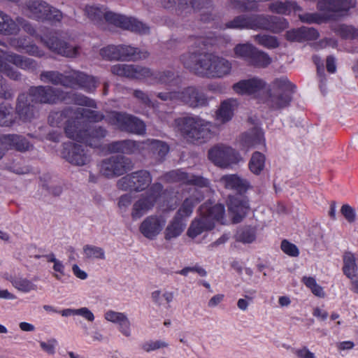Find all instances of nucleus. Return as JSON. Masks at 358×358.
Masks as SVG:
<instances>
[{
    "instance_id": "35",
    "label": "nucleus",
    "mask_w": 358,
    "mask_h": 358,
    "mask_svg": "<svg viewBox=\"0 0 358 358\" xmlns=\"http://www.w3.org/2000/svg\"><path fill=\"white\" fill-rule=\"evenodd\" d=\"M49 4L43 0H28L25 2L24 9L28 12L29 18L39 21Z\"/></svg>"
},
{
    "instance_id": "47",
    "label": "nucleus",
    "mask_w": 358,
    "mask_h": 358,
    "mask_svg": "<svg viewBox=\"0 0 358 358\" xmlns=\"http://www.w3.org/2000/svg\"><path fill=\"white\" fill-rule=\"evenodd\" d=\"M63 18V13L57 8L49 5L39 21L47 22L52 26L59 24Z\"/></svg>"
},
{
    "instance_id": "11",
    "label": "nucleus",
    "mask_w": 358,
    "mask_h": 358,
    "mask_svg": "<svg viewBox=\"0 0 358 358\" xmlns=\"http://www.w3.org/2000/svg\"><path fill=\"white\" fill-rule=\"evenodd\" d=\"M162 5L166 9L175 8L178 15L189 13L192 10L201 12L200 20L203 22L214 20L211 0H162Z\"/></svg>"
},
{
    "instance_id": "39",
    "label": "nucleus",
    "mask_w": 358,
    "mask_h": 358,
    "mask_svg": "<svg viewBox=\"0 0 358 358\" xmlns=\"http://www.w3.org/2000/svg\"><path fill=\"white\" fill-rule=\"evenodd\" d=\"M269 10L272 13L289 15L292 11H301V7L294 1H275L268 6Z\"/></svg>"
},
{
    "instance_id": "56",
    "label": "nucleus",
    "mask_w": 358,
    "mask_h": 358,
    "mask_svg": "<svg viewBox=\"0 0 358 358\" xmlns=\"http://www.w3.org/2000/svg\"><path fill=\"white\" fill-rule=\"evenodd\" d=\"M100 55L107 60H118L120 55L117 45H109L101 48L100 50Z\"/></svg>"
},
{
    "instance_id": "12",
    "label": "nucleus",
    "mask_w": 358,
    "mask_h": 358,
    "mask_svg": "<svg viewBox=\"0 0 358 358\" xmlns=\"http://www.w3.org/2000/svg\"><path fill=\"white\" fill-rule=\"evenodd\" d=\"M107 122L122 132L143 135L146 131V126L143 120L126 112L110 111L107 115Z\"/></svg>"
},
{
    "instance_id": "43",
    "label": "nucleus",
    "mask_w": 358,
    "mask_h": 358,
    "mask_svg": "<svg viewBox=\"0 0 358 358\" xmlns=\"http://www.w3.org/2000/svg\"><path fill=\"white\" fill-rule=\"evenodd\" d=\"M65 93L67 94V95L64 96L63 102L71 103L75 105L87 106L92 108H97L96 103L94 99L82 94L71 92H65Z\"/></svg>"
},
{
    "instance_id": "31",
    "label": "nucleus",
    "mask_w": 358,
    "mask_h": 358,
    "mask_svg": "<svg viewBox=\"0 0 358 358\" xmlns=\"http://www.w3.org/2000/svg\"><path fill=\"white\" fill-rule=\"evenodd\" d=\"M221 182L226 189L234 190L237 194H245L250 187V184L247 180L236 174L223 176L221 178Z\"/></svg>"
},
{
    "instance_id": "33",
    "label": "nucleus",
    "mask_w": 358,
    "mask_h": 358,
    "mask_svg": "<svg viewBox=\"0 0 358 358\" xmlns=\"http://www.w3.org/2000/svg\"><path fill=\"white\" fill-rule=\"evenodd\" d=\"M117 48L120 55L118 60L136 61L145 59L149 56V52L147 50H141L138 48L131 45H119Z\"/></svg>"
},
{
    "instance_id": "1",
    "label": "nucleus",
    "mask_w": 358,
    "mask_h": 358,
    "mask_svg": "<svg viewBox=\"0 0 358 358\" xmlns=\"http://www.w3.org/2000/svg\"><path fill=\"white\" fill-rule=\"evenodd\" d=\"M189 43L194 50L180 56L184 67L201 77L222 78L230 73L231 64L226 59L203 50L213 45V38L190 36Z\"/></svg>"
},
{
    "instance_id": "60",
    "label": "nucleus",
    "mask_w": 358,
    "mask_h": 358,
    "mask_svg": "<svg viewBox=\"0 0 358 358\" xmlns=\"http://www.w3.org/2000/svg\"><path fill=\"white\" fill-rule=\"evenodd\" d=\"M341 213L349 223H352L356 220L355 210L349 204H343L341 206Z\"/></svg>"
},
{
    "instance_id": "24",
    "label": "nucleus",
    "mask_w": 358,
    "mask_h": 358,
    "mask_svg": "<svg viewBox=\"0 0 358 358\" xmlns=\"http://www.w3.org/2000/svg\"><path fill=\"white\" fill-rule=\"evenodd\" d=\"M144 141L125 139L115 141L108 143L106 149L110 153H122L125 155L139 154L143 155Z\"/></svg>"
},
{
    "instance_id": "20",
    "label": "nucleus",
    "mask_w": 358,
    "mask_h": 358,
    "mask_svg": "<svg viewBox=\"0 0 358 358\" xmlns=\"http://www.w3.org/2000/svg\"><path fill=\"white\" fill-rule=\"evenodd\" d=\"M227 204L232 222L234 224L241 222L250 210L249 199L245 194L229 195Z\"/></svg>"
},
{
    "instance_id": "13",
    "label": "nucleus",
    "mask_w": 358,
    "mask_h": 358,
    "mask_svg": "<svg viewBox=\"0 0 358 358\" xmlns=\"http://www.w3.org/2000/svg\"><path fill=\"white\" fill-rule=\"evenodd\" d=\"M163 185L159 182H155L145 193L141 194L133 205L131 213L132 219L136 220L152 210L161 197Z\"/></svg>"
},
{
    "instance_id": "62",
    "label": "nucleus",
    "mask_w": 358,
    "mask_h": 358,
    "mask_svg": "<svg viewBox=\"0 0 358 358\" xmlns=\"http://www.w3.org/2000/svg\"><path fill=\"white\" fill-rule=\"evenodd\" d=\"M285 38L290 42H303L301 27L287 31L285 33Z\"/></svg>"
},
{
    "instance_id": "17",
    "label": "nucleus",
    "mask_w": 358,
    "mask_h": 358,
    "mask_svg": "<svg viewBox=\"0 0 358 358\" xmlns=\"http://www.w3.org/2000/svg\"><path fill=\"white\" fill-rule=\"evenodd\" d=\"M132 168L131 159L123 155H115L101 162L100 172L105 177L112 178L124 175Z\"/></svg>"
},
{
    "instance_id": "10",
    "label": "nucleus",
    "mask_w": 358,
    "mask_h": 358,
    "mask_svg": "<svg viewBox=\"0 0 358 358\" xmlns=\"http://www.w3.org/2000/svg\"><path fill=\"white\" fill-rule=\"evenodd\" d=\"M157 96L162 101L183 103L193 108L205 107L208 104L207 95L200 87L195 86L185 87L181 91L159 92Z\"/></svg>"
},
{
    "instance_id": "36",
    "label": "nucleus",
    "mask_w": 358,
    "mask_h": 358,
    "mask_svg": "<svg viewBox=\"0 0 358 358\" xmlns=\"http://www.w3.org/2000/svg\"><path fill=\"white\" fill-rule=\"evenodd\" d=\"M6 61L16 67L26 71H34L37 68V62L31 58L11 52L6 55Z\"/></svg>"
},
{
    "instance_id": "34",
    "label": "nucleus",
    "mask_w": 358,
    "mask_h": 358,
    "mask_svg": "<svg viewBox=\"0 0 358 358\" xmlns=\"http://www.w3.org/2000/svg\"><path fill=\"white\" fill-rule=\"evenodd\" d=\"M343 273L352 282L358 277V265L355 255L350 251H345L343 255Z\"/></svg>"
},
{
    "instance_id": "48",
    "label": "nucleus",
    "mask_w": 358,
    "mask_h": 358,
    "mask_svg": "<svg viewBox=\"0 0 358 358\" xmlns=\"http://www.w3.org/2000/svg\"><path fill=\"white\" fill-rule=\"evenodd\" d=\"M299 18L303 23L321 24L330 20L331 16L327 13H306L299 15Z\"/></svg>"
},
{
    "instance_id": "58",
    "label": "nucleus",
    "mask_w": 358,
    "mask_h": 358,
    "mask_svg": "<svg viewBox=\"0 0 358 358\" xmlns=\"http://www.w3.org/2000/svg\"><path fill=\"white\" fill-rule=\"evenodd\" d=\"M0 73H3L11 80L17 81L21 80V73L16 69L7 62Z\"/></svg>"
},
{
    "instance_id": "7",
    "label": "nucleus",
    "mask_w": 358,
    "mask_h": 358,
    "mask_svg": "<svg viewBox=\"0 0 358 358\" xmlns=\"http://www.w3.org/2000/svg\"><path fill=\"white\" fill-rule=\"evenodd\" d=\"M113 74L135 79H149L154 83L173 85L175 73L172 71H153L150 68L131 64H117L111 66Z\"/></svg>"
},
{
    "instance_id": "2",
    "label": "nucleus",
    "mask_w": 358,
    "mask_h": 358,
    "mask_svg": "<svg viewBox=\"0 0 358 358\" xmlns=\"http://www.w3.org/2000/svg\"><path fill=\"white\" fill-rule=\"evenodd\" d=\"M289 27L288 21L282 17L264 14H242L223 25V29L264 30L279 34Z\"/></svg>"
},
{
    "instance_id": "22",
    "label": "nucleus",
    "mask_w": 358,
    "mask_h": 358,
    "mask_svg": "<svg viewBox=\"0 0 358 358\" xmlns=\"http://www.w3.org/2000/svg\"><path fill=\"white\" fill-rule=\"evenodd\" d=\"M38 109L35 103L31 102L27 92L20 93L16 99L15 114L23 122H29L35 118Z\"/></svg>"
},
{
    "instance_id": "53",
    "label": "nucleus",
    "mask_w": 358,
    "mask_h": 358,
    "mask_svg": "<svg viewBox=\"0 0 358 358\" xmlns=\"http://www.w3.org/2000/svg\"><path fill=\"white\" fill-rule=\"evenodd\" d=\"M151 296L153 302L156 305L162 306L164 304L163 299L165 300L167 304H169V303H171L174 298V294L172 292H166L163 294L162 296H161V292L159 290H156L152 293ZM169 307L170 306L168 305L167 308Z\"/></svg>"
},
{
    "instance_id": "41",
    "label": "nucleus",
    "mask_w": 358,
    "mask_h": 358,
    "mask_svg": "<svg viewBox=\"0 0 358 358\" xmlns=\"http://www.w3.org/2000/svg\"><path fill=\"white\" fill-rule=\"evenodd\" d=\"M5 145H8L17 151L25 152L33 147L32 144L23 136L17 134L3 135Z\"/></svg>"
},
{
    "instance_id": "27",
    "label": "nucleus",
    "mask_w": 358,
    "mask_h": 358,
    "mask_svg": "<svg viewBox=\"0 0 358 358\" xmlns=\"http://www.w3.org/2000/svg\"><path fill=\"white\" fill-rule=\"evenodd\" d=\"M199 210L200 215L213 224V227L216 222L223 223L225 215V207L223 204L213 205L210 202H205L199 207Z\"/></svg>"
},
{
    "instance_id": "52",
    "label": "nucleus",
    "mask_w": 358,
    "mask_h": 358,
    "mask_svg": "<svg viewBox=\"0 0 358 358\" xmlns=\"http://www.w3.org/2000/svg\"><path fill=\"white\" fill-rule=\"evenodd\" d=\"M334 32L343 39H355L358 37V29L346 24L338 25L334 29Z\"/></svg>"
},
{
    "instance_id": "5",
    "label": "nucleus",
    "mask_w": 358,
    "mask_h": 358,
    "mask_svg": "<svg viewBox=\"0 0 358 358\" xmlns=\"http://www.w3.org/2000/svg\"><path fill=\"white\" fill-rule=\"evenodd\" d=\"M103 6H86L85 13L94 23L100 25L103 20L109 24L141 34H148L150 28L134 17H128L110 11H105Z\"/></svg>"
},
{
    "instance_id": "49",
    "label": "nucleus",
    "mask_w": 358,
    "mask_h": 358,
    "mask_svg": "<svg viewBox=\"0 0 358 358\" xmlns=\"http://www.w3.org/2000/svg\"><path fill=\"white\" fill-rule=\"evenodd\" d=\"M255 41L267 49H275L280 45L278 39L275 36L268 34H257L254 36Z\"/></svg>"
},
{
    "instance_id": "21",
    "label": "nucleus",
    "mask_w": 358,
    "mask_h": 358,
    "mask_svg": "<svg viewBox=\"0 0 358 358\" xmlns=\"http://www.w3.org/2000/svg\"><path fill=\"white\" fill-rule=\"evenodd\" d=\"M61 155L62 158L76 166H83L90 161V156L83 145L73 142H66L62 145Z\"/></svg>"
},
{
    "instance_id": "44",
    "label": "nucleus",
    "mask_w": 358,
    "mask_h": 358,
    "mask_svg": "<svg viewBox=\"0 0 358 358\" xmlns=\"http://www.w3.org/2000/svg\"><path fill=\"white\" fill-rule=\"evenodd\" d=\"M185 226V220L174 216L165 229V239L169 241L179 236L184 231Z\"/></svg>"
},
{
    "instance_id": "14",
    "label": "nucleus",
    "mask_w": 358,
    "mask_h": 358,
    "mask_svg": "<svg viewBox=\"0 0 358 358\" xmlns=\"http://www.w3.org/2000/svg\"><path fill=\"white\" fill-rule=\"evenodd\" d=\"M31 101L35 104H57L64 101V96L67 95L60 89L50 85L31 86L27 92Z\"/></svg>"
},
{
    "instance_id": "38",
    "label": "nucleus",
    "mask_w": 358,
    "mask_h": 358,
    "mask_svg": "<svg viewBox=\"0 0 358 358\" xmlns=\"http://www.w3.org/2000/svg\"><path fill=\"white\" fill-rule=\"evenodd\" d=\"M72 113L73 109L71 108L52 112L48 116V122L50 126L56 127H61L63 124H65V128L69 121L78 120V118H71Z\"/></svg>"
},
{
    "instance_id": "32",
    "label": "nucleus",
    "mask_w": 358,
    "mask_h": 358,
    "mask_svg": "<svg viewBox=\"0 0 358 358\" xmlns=\"http://www.w3.org/2000/svg\"><path fill=\"white\" fill-rule=\"evenodd\" d=\"M241 141L247 148L265 145L264 132L260 128L255 127L242 134Z\"/></svg>"
},
{
    "instance_id": "45",
    "label": "nucleus",
    "mask_w": 358,
    "mask_h": 358,
    "mask_svg": "<svg viewBox=\"0 0 358 358\" xmlns=\"http://www.w3.org/2000/svg\"><path fill=\"white\" fill-rule=\"evenodd\" d=\"M10 104L0 103V127H12L16 122Z\"/></svg>"
},
{
    "instance_id": "55",
    "label": "nucleus",
    "mask_w": 358,
    "mask_h": 358,
    "mask_svg": "<svg viewBox=\"0 0 358 358\" xmlns=\"http://www.w3.org/2000/svg\"><path fill=\"white\" fill-rule=\"evenodd\" d=\"M281 250L291 257H299L300 252L298 247L287 239H283L280 243Z\"/></svg>"
},
{
    "instance_id": "51",
    "label": "nucleus",
    "mask_w": 358,
    "mask_h": 358,
    "mask_svg": "<svg viewBox=\"0 0 358 358\" xmlns=\"http://www.w3.org/2000/svg\"><path fill=\"white\" fill-rule=\"evenodd\" d=\"M10 282L15 288L24 293L36 289V285L26 278L15 276L11 278Z\"/></svg>"
},
{
    "instance_id": "15",
    "label": "nucleus",
    "mask_w": 358,
    "mask_h": 358,
    "mask_svg": "<svg viewBox=\"0 0 358 358\" xmlns=\"http://www.w3.org/2000/svg\"><path fill=\"white\" fill-rule=\"evenodd\" d=\"M234 53L255 67L265 68L271 63V58L267 53L259 50L252 44L236 45L234 48Z\"/></svg>"
},
{
    "instance_id": "29",
    "label": "nucleus",
    "mask_w": 358,
    "mask_h": 358,
    "mask_svg": "<svg viewBox=\"0 0 358 358\" xmlns=\"http://www.w3.org/2000/svg\"><path fill=\"white\" fill-rule=\"evenodd\" d=\"M203 199V194L200 190L195 189L193 194L183 201L175 216L185 220L192 215L194 206Z\"/></svg>"
},
{
    "instance_id": "40",
    "label": "nucleus",
    "mask_w": 358,
    "mask_h": 358,
    "mask_svg": "<svg viewBox=\"0 0 358 358\" xmlns=\"http://www.w3.org/2000/svg\"><path fill=\"white\" fill-rule=\"evenodd\" d=\"M213 224L207 221L202 215L199 218H195L191 223L187 234L189 237L194 238L203 231L213 229Z\"/></svg>"
},
{
    "instance_id": "25",
    "label": "nucleus",
    "mask_w": 358,
    "mask_h": 358,
    "mask_svg": "<svg viewBox=\"0 0 358 358\" xmlns=\"http://www.w3.org/2000/svg\"><path fill=\"white\" fill-rule=\"evenodd\" d=\"M166 220L162 215L148 216L139 226V231L143 236L150 240H154L162 231Z\"/></svg>"
},
{
    "instance_id": "30",
    "label": "nucleus",
    "mask_w": 358,
    "mask_h": 358,
    "mask_svg": "<svg viewBox=\"0 0 358 358\" xmlns=\"http://www.w3.org/2000/svg\"><path fill=\"white\" fill-rule=\"evenodd\" d=\"M104 318L110 322L118 325L119 331L125 336H131V323L124 313L108 310L104 314Z\"/></svg>"
},
{
    "instance_id": "42",
    "label": "nucleus",
    "mask_w": 358,
    "mask_h": 358,
    "mask_svg": "<svg viewBox=\"0 0 358 358\" xmlns=\"http://www.w3.org/2000/svg\"><path fill=\"white\" fill-rule=\"evenodd\" d=\"M236 101L233 99H227L222 101L220 108L216 111V120L222 124L230 121L234 116V107Z\"/></svg>"
},
{
    "instance_id": "3",
    "label": "nucleus",
    "mask_w": 358,
    "mask_h": 358,
    "mask_svg": "<svg viewBox=\"0 0 358 358\" xmlns=\"http://www.w3.org/2000/svg\"><path fill=\"white\" fill-rule=\"evenodd\" d=\"M40 78L42 81H48L55 85L81 89L87 93L94 92L99 84V79L96 77L76 70H71L66 73L57 71H45L41 72Z\"/></svg>"
},
{
    "instance_id": "23",
    "label": "nucleus",
    "mask_w": 358,
    "mask_h": 358,
    "mask_svg": "<svg viewBox=\"0 0 358 358\" xmlns=\"http://www.w3.org/2000/svg\"><path fill=\"white\" fill-rule=\"evenodd\" d=\"M143 146L144 155L148 158L153 159L156 164L162 163L170 150V147L167 143L157 140L148 138L144 141Z\"/></svg>"
},
{
    "instance_id": "61",
    "label": "nucleus",
    "mask_w": 358,
    "mask_h": 358,
    "mask_svg": "<svg viewBox=\"0 0 358 358\" xmlns=\"http://www.w3.org/2000/svg\"><path fill=\"white\" fill-rule=\"evenodd\" d=\"M167 346L168 343L162 341H149L144 343L141 348L144 351L149 352Z\"/></svg>"
},
{
    "instance_id": "26",
    "label": "nucleus",
    "mask_w": 358,
    "mask_h": 358,
    "mask_svg": "<svg viewBox=\"0 0 358 358\" xmlns=\"http://www.w3.org/2000/svg\"><path fill=\"white\" fill-rule=\"evenodd\" d=\"M266 83L257 77L241 80L232 86L233 90L241 95H252L264 89Z\"/></svg>"
},
{
    "instance_id": "8",
    "label": "nucleus",
    "mask_w": 358,
    "mask_h": 358,
    "mask_svg": "<svg viewBox=\"0 0 358 358\" xmlns=\"http://www.w3.org/2000/svg\"><path fill=\"white\" fill-rule=\"evenodd\" d=\"M66 136L91 148H100L108 131L101 126L84 127L80 120H70L65 127Z\"/></svg>"
},
{
    "instance_id": "28",
    "label": "nucleus",
    "mask_w": 358,
    "mask_h": 358,
    "mask_svg": "<svg viewBox=\"0 0 358 358\" xmlns=\"http://www.w3.org/2000/svg\"><path fill=\"white\" fill-rule=\"evenodd\" d=\"M356 0H319L317 8L322 12L339 13L355 7Z\"/></svg>"
},
{
    "instance_id": "4",
    "label": "nucleus",
    "mask_w": 358,
    "mask_h": 358,
    "mask_svg": "<svg viewBox=\"0 0 358 358\" xmlns=\"http://www.w3.org/2000/svg\"><path fill=\"white\" fill-rule=\"evenodd\" d=\"M210 123L198 115H187L173 122L175 131L186 142L199 145L207 142L212 136Z\"/></svg>"
},
{
    "instance_id": "54",
    "label": "nucleus",
    "mask_w": 358,
    "mask_h": 358,
    "mask_svg": "<svg viewBox=\"0 0 358 358\" xmlns=\"http://www.w3.org/2000/svg\"><path fill=\"white\" fill-rule=\"evenodd\" d=\"M83 252L87 258L105 259L104 250L99 247L86 245L83 248Z\"/></svg>"
},
{
    "instance_id": "18",
    "label": "nucleus",
    "mask_w": 358,
    "mask_h": 358,
    "mask_svg": "<svg viewBox=\"0 0 358 358\" xmlns=\"http://www.w3.org/2000/svg\"><path fill=\"white\" fill-rule=\"evenodd\" d=\"M162 180L168 183H180L185 185H193L198 187H208L210 182L201 176H197L185 171L183 169H178L166 172Z\"/></svg>"
},
{
    "instance_id": "37",
    "label": "nucleus",
    "mask_w": 358,
    "mask_h": 358,
    "mask_svg": "<svg viewBox=\"0 0 358 358\" xmlns=\"http://www.w3.org/2000/svg\"><path fill=\"white\" fill-rule=\"evenodd\" d=\"M20 29L9 15L0 10V34L3 36H12L19 34Z\"/></svg>"
},
{
    "instance_id": "6",
    "label": "nucleus",
    "mask_w": 358,
    "mask_h": 358,
    "mask_svg": "<svg viewBox=\"0 0 358 358\" xmlns=\"http://www.w3.org/2000/svg\"><path fill=\"white\" fill-rule=\"evenodd\" d=\"M16 23L22 29L31 36L40 41L52 52L66 57L73 58L79 55L80 46H71L66 41L59 37L58 31H50L47 34L38 35L34 26L22 17H16Z\"/></svg>"
},
{
    "instance_id": "9",
    "label": "nucleus",
    "mask_w": 358,
    "mask_h": 358,
    "mask_svg": "<svg viewBox=\"0 0 358 358\" xmlns=\"http://www.w3.org/2000/svg\"><path fill=\"white\" fill-rule=\"evenodd\" d=\"M267 90L266 104L272 110H280L290 106L296 86L282 76L274 79Z\"/></svg>"
},
{
    "instance_id": "50",
    "label": "nucleus",
    "mask_w": 358,
    "mask_h": 358,
    "mask_svg": "<svg viewBox=\"0 0 358 358\" xmlns=\"http://www.w3.org/2000/svg\"><path fill=\"white\" fill-rule=\"evenodd\" d=\"M256 237V227L251 226H245L237 234V241L243 243H251L255 241Z\"/></svg>"
},
{
    "instance_id": "19",
    "label": "nucleus",
    "mask_w": 358,
    "mask_h": 358,
    "mask_svg": "<svg viewBox=\"0 0 358 358\" xmlns=\"http://www.w3.org/2000/svg\"><path fill=\"white\" fill-rule=\"evenodd\" d=\"M208 159L217 166L227 168L237 164L240 160L239 153L228 146H214L208 151Z\"/></svg>"
},
{
    "instance_id": "57",
    "label": "nucleus",
    "mask_w": 358,
    "mask_h": 358,
    "mask_svg": "<svg viewBox=\"0 0 358 358\" xmlns=\"http://www.w3.org/2000/svg\"><path fill=\"white\" fill-rule=\"evenodd\" d=\"M80 114L84 117L94 122H101L105 117L103 113L90 109H82V113Z\"/></svg>"
},
{
    "instance_id": "16",
    "label": "nucleus",
    "mask_w": 358,
    "mask_h": 358,
    "mask_svg": "<svg viewBox=\"0 0 358 358\" xmlns=\"http://www.w3.org/2000/svg\"><path fill=\"white\" fill-rule=\"evenodd\" d=\"M152 178L147 170H138L121 178L117 182L118 189L123 191L141 192L149 187Z\"/></svg>"
},
{
    "instance_id": "46",
    "label": "nucleus",
    "mask_w": 358,
    "mask_h": 358,
    "mask_svg": "<svg viewBox=\"0 0 358 358\" xmlns=\"http://www.w3.org/2000/svg\"><path fill=\"white\" fill-rule=\"evenodd\" d=\"M265 163V155L260 152L256 151L252 155L248 163V167L252 173L258 176L264 169Z\"/></svg>"
},
{
    "instance_id": "59",
    "label": "nucleus",
    "mask_w": 358,
    "mask_h": 358,
    "mask_svg": "<svg viewBox=\"0 0 358 358\" xmlns=\"http://www.w3.org/2000/svg\"><path fill=\"white\" fill-rule=\"evenodd\" d=\"M302 29V41H315L319 36L318 31L313 27H301Z\"/></svg>"
},
{
    "instance_id": "63",
    "label": "nucleus",
    "mask_w": 358,
    "mask_h": 358,
    "mask_svg": "<svg viewBox=\"0 0 358 358\" xmlns=\"http://www.w3.org/2000/svg\"><path fill=\"white\" fill-rule=\"evenodd\" d=\"M24 52L31 56L39 58L43 57L45 55L44 51L40 49L34 43L27 44L24 48Z\"/></svg>"
},
{
    "instance_id": "64",
    "label": "nucleus",
    "mask_w": 358,
    "mask_h": 358,
    "mask_svg": "<svg viewBox=\"0 0 358 358\" xmlns=\"http://www.w3.org/2000/svg\"><path fill=\"white\" fill-rule=\"evenodd\" d=\"M57 345V341L55 338H51L48 342L41 341L40 346L41 349L49 355L55 353V348Z\"/></svg>"
}]
</instances>
